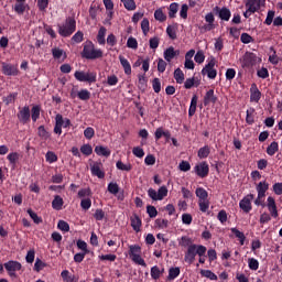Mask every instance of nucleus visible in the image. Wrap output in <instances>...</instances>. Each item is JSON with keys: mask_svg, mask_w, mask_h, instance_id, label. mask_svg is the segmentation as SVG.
<instances>
[{"mask_svg": "<svg viewBox=\"0 0 282 282\" xmlns=\"http://www.w3.org/2000/svg\"><path fill=\"white\" fill-rule=\"evenodd\" d=\"M202 276H205L206 279H209L210 281H217V274H215L210 270H200Z\"/></svg>", "mask_w": 282, "mask_h": 282, "instance_id": "nucleus-44", "label": "nucleus"}, {"mask_svg": "<svg viewBox=\"0 0 282 282\" xmlns=\"http://www.w3.org/2000/svg\"><path fill=\"white\" fill-rule=\"evenodd\" d=\"M154 19L155 21H160V23H164V21H166V14H164L162 9H156L154 11Z\"/></svg>", "mask_w": 282, "mask_h": 282, "instance_id": "nucleus-40", "label": "nucleus"}, {"mask_svg": "<svg viewBox=\"0 0 282 282\" xmlns=\"http://www.w3.org/2000/svg\"><path fill=\"white\" fill-rule=\"evenodd\" d=\"M194 173H196V175L202 178L208 177V173H210V167L208 166V163L206 161H203L194 166Z\"/></svg>", "mask_w": 282, "mask_h": 282, "instance_id": "nucleus-11", "label": "nucleus"}, {"mask_svg": "<svg viewBox=\"0 0 282 282\" xmlns=\"http://www.w3.org/2000/svg\"><path fill=\"white\" fill-rule=\"evenodd\" d=\"M230 230L235 235V237H237V239H239L240 246H243L246 243V235H243V232H241L239 229H237L235 227L231 228Z\"/></svg>", "mask_w": 282, "mask_h": 282, "instance_id": "nucleus-36", "label": "nucleus"}, {"mask_svg": "<svg viewBox=\"0 0 282 282\" xmlns=\"http://www.w3.org/2000/svg\"><path fill=\"white\" fill-rule=\"evenodd\" d=\"M193 56H195V50L192 48L185 54V69H195V62H193Z\"/></svg>", "mask_w": 282, "mask_h": 282, "instance_id": "nucleus-20", "label": "nucleus"}, {"mask_svg": "<svg viewBox=\"0 0 282 282\" xmlns=\"http://www.w3.org/2000/svg\"><path fill=\"white\" fill-rule=\"evenodd\" d=\"M214 12H216V14H218L219 19H221V21H230V9L224 7V8H219V7H215L214 8Z\"/></svg>", "mask_w": 282, "mask_h": 282, "instance_id": "nucleus-17", "label": "nucleus"}, {"mask_svg": "<svg viewBox=\"0 0 282 282\" xmlns=\"http://www.w3.org/2000/svg\"><path fill=\"white\" fill-rule=\"evenodd\" d=\"M108 192L111 195H118V193H120V186H118V183H109L108 184Z\"/></svg>", "mask_w": 282, "mask_h": 282, "instance_id": "nucleus-52", "label": "nucleus"}, {"mask_svg": "<svg viewBox=\"0 0 282 282\" xmlns=\"http://www.w3.org/2000/svg\"><path fill=\"white\" fill-rule=\"evenodd\" d=\"M76 32V20L74 18H67L63 24L58 25L59 36H72Z\"/></svg>", "mask_w": 282, "mask_h": 282, "instance_id": "nucleus-2", "label": "nucleus"}, {"mask_svg": "<svg viewBox=\"0 0 282 282\" xmlns=\"http://www.w3.org/2000/svg\"><path fill=\"white\" fill-rule=\"evenodd\" d=\"M52 55H53V58H55L56 61H64L67 58V54L65 53V51H63V48H58V47H55V48H52Z\"/></svg>", "mask_w": 282, "mask_h": 282, "instance_id": "nucleus-27", "label": "nucleus"}, {"mask_svg": "<svg viewBox=\"0 0 282 282\" xmlns=\"http://www.w3.org/2000/svg\"><path fill=\"white\" fill-rule=\"evenodd\" d=\"M121 3H123V7L126 8V10H129L130 12H133V10H135L137 6H135V0H120Z\"/></svg>", "mask_w": 282, "mask_h": 282, "instance_id": "nucleus-41", "label": "nucleus"}, {"mask_svg": "<svg viewBox=\"0 0 282 282\" xmlns=\"http://www.w3.org/2000/svg\"><path fill=\"white\" fill-rule=\"evenodd\" d=\"M107 35V29L105 26H101L98 31L97 41L99 45H105L106 40L105 36Z\"/></svg>", "mask_w": 282, "mask_h": 282, "instance_id": "nucleus-35", "label": "nucleus"}, {"mask_svg": "<svg viewBox=\"0 0 282 282\" xmlns=\"http://www.w3.org/2000/svg\"><path fill=\"white\" fill-rule=\"evenodd\" d=\"M196 197H198V207L200 213H208L210 208V200H208V192L204 187H198L195 191Z\"/></svg>", "mask_w": 282, "mask_h": 282, "instance_id": "nucleus-3", "label": "nucleus"}, {"mask_svg": "<svg viewBox=\"0 0 282 282\" xmlns=\"http://www.w3.org/2000/svg\"><path fill=\"white\" fill-rule=\"evenodd\" d=\"M85 37V34L83 33V31H77L73 37H72V41L74 43H83V40Z\"/></svg>", "mask_w": 282, "mask_h": 282, "instance_id": "nucleus-58", "label": "nucleus"}, {"mask_svg": "<svg viewBox=\"0 0 282 282\" xmlns=\"http://www.w3.org/2000/svg\"><path fill=\"white\" fill-rule=\"evenodd\" d=\"M154 226H155V228H161V229L167 228L169 227V220H166L164 218H158L154 221Z\"/></svg>", "mask_w": 282, "mask_h": 282, "instance_id": "nucleus-48", "label": "nucleus"}, {"mask_svg": "<svg viewBox=\"0 0 282 282\" xmlns=\"http://www.w3.org/2000/svg\"><path fill=\"white\" fill-rule=\"evenodd\" d=\"M46 158V162H48V164H54V162H58V156L56 155V153L48 151L45 155Z\"/></svg>", "mask_w": 282, "mask_h": 282, "instance_id": "nucleus-53", "label": "nucleus"}, {"mask_svg": "<svg viewBox=\"0 0 282 282\" xmlns=\"http://www.w3.org/2000/svg\"><path fill=\"white\" fill-rule=\"evenodd\" d=\"M269 188H270V184L265 181H262L257 184L256 191L258 193V196L254 199L256 206H265L263 203H264V198H265V193H268Z\"/></svg>", "mask_w": 282, "mask_h": 282, "instance_id": "nucleus-7", "label": "nucleus"}, {"mask_svg": "<svg viewBox=\"0 0 282 282\" xmlns=\"http://www.w3.org/2000/svg\"><path fill=\"white\" fill-rule=\"evenodd\" d=\"M116 166L119 171H127V172H129V171H131V169H133V166L130 163L124 164L122 161H118L116 163Z\"/></svg>", "mask_w": 282, "mask_h": 282, "instance_id": "nucleus-51", "label": "nucleus"}, {"mask_svg": "<svg viewBox=\"0 0 282 282\" xmlns=\"http://www.w3.org/2000/svg\"><path fill=\"white\" fill-rule=\"evenodd\" d=\"M150 274L154 281H158L164 274V268L160 269V267L154 265L151 268Z\"/></svg>", "mask_w": 282, "mask_h": 282, "instance_id": "nucleus-30", "label": "nucleus"}, {"mask_svg": "<svg viewBox=\"0 0 282 282\" xmlns=\"http://www.w3.org/2000/svg\"><path fill=\"white\" fill-rule=\"evenodd\" d=\"M82 56L88 61H95L96 58H102V50L96 48L94 43L88 42L83 50Z\"/></svg>", "mask_w": 282, "mask_h": 282, "instance_id": "nucleus-4", "label": "nucleus"}, {"mask_svg": "<svg viewBox=\"0 0 282 282\" xmlns=\"http://www.w3.org/2000/svg\"><path fill=\"white\" fill-rule=\"evenodd\" d=\"M197 95H194L191 100L189 109H188V116L193 117L195 116V111H197Z\"/></svg>", "mask_w": 282, "mask_h": 282, "instance_id": "nucleus-33", "label": "nucleus"}, {"mask_svg": "<svg viewBox=\"0 0 282 282\" xmlns=\"http://www.w3.org/2000/svg\"><path fill=\"white\" fill-rule=\"evenodd\" d=\"M21 268H22V265H21V262H19V261L10 260L4 263V269L7 270L9 276H11V279H17V272H19V270H21Z\"/></svg>", "mask_w": 282, "mask_h": 282, "instance_id": "nucleus-10", "label": "nucleus"}, {"mask_svg": "<svg viewBox=\"0 0 282 282\" xmlns=\"http://www.w3.org/2000/svg\"><path fill=\"white\" fill-rule=\"evenodd\" d=\"M267 207L271 217L276 219V217H279V209L276 208V200H274V197L269 196L267 198Z\"/></svg>", "mask_w": 282, "mask_h": 282, "instance_id": "nucleus-16", "label": "nucleus"}, {"mask_svg": "<svg viewBox=\"0 0 282 282\" xmlns=\"http://www.w3.org/2000/svg\"><path fill=\"white\" fill-rule=\"evenodd\" d=\"M205 21L207 24L199 28L200 32H210L212 30H215V14H213V12L205 15Z\"/></svg>", "mask_w": 282, "mask_h": 282, "instance_id": "nucleus-13", "label": "nucleus"}, {"mask_svg": "<svg viewBox=\"0 0 282 282\" xmlns=\"http://www.w3.org/2000/svg\"><path fill=\"white\" fill-rule=\"evenodd\" d=\"M279 151V142L273 141L270 143V145L267 148V153L272 158L275 153Z\"/></svg>", "mask_w": 282, "mask_h": 282, "instance_id": "nucleus-37", "label": "nucleus"}, {"mask_svg": "<svg viewBox=\"0 0 282 282\" xmlns=\"http://www.w3.org/2000/svg\"><path fill=\"white\" fill-rule=\"evenodd\" d=\"M180 10V4L177 2H173L169 8V17L170 19H175L177 11Z\"/></svg>", "mask_w": 282, "mask_h": 282, "instance_id": "nucleus-34", "label": "nucleus"}, {"mask_svg": "<svg viewBox=\"0 0 282 282\" xmlns=\"http://www.w3.org/2000/svg\"><path fill=\"white\" fill-rule=\"evenodd\" d=\"M40 117H41V107L34 106L31 110V118L33 122H36Z\"/></svg>", "mask_w": 282, "mask_h": 282, "instance_id": "nucleus-43", "label": "nucleus"}, {"mask_svg": "<svg viewBox=\"0 0 282 282\" xmlns=\"http://www.w3.org/2000/svg\"><path fill=\"white\" fill-rule=\"evenodd\" d=\"M141 30H142L144 36H147L149 34V30H151L149 19L145 18L141 21Z\"/></svg>", "mask_w": 282, "mask_h": 282, "instance_id": "nucleus-54", "label": "nucleus"}, {"mask_svg": "<svg viewBox=\"0 0 282 282\" xmlns=\"http://www.w3.org/2000/svg\"><path fill=\"white\" fill-rule=\"evenodd\" d=\"M119 61L123 67L124 74L127 76H131V64L129 63V59L124 58L122 55H119Z\"/></svg>", "mask_w": 282, "mask_h": 282, "instance_id": "nucleus-29", "label": "nucleus"}, {"mask_svg": "<svg viewBox=\"0 0 282 282\" xmlns=\"http://www.w3.org/2000/svg\"><path fill=\"white\" fill-rule=\"evenodd\" d=\"M147 83H149V80L147 79V75L139 74L138 75V83H137L139 89L144 91V89H147Z\"/></svg>", "mask_w": 282, "mask_h": 282, "instance_id": "nucleus-32", "label": "nucleus"}, {"mask_svg": "<svg viewBox=\"0 0 282 282\" xmlns=\"http://www.w3.org/2000/svg\"><path fill=\"white\" fill-rule=\"evenodd\" d=\"M203 76H208V78H217V70L215 69V59L208 62V64L202 69Z\"/></svg>", "mask_w": 282, "mask_h": 282, "instance_id": "nucleus-14", "label": "nucleus"}, {"mask_svg": "<svg viewBox=\"0 0 282 282\" xmlns=\"http://www.w3.org/2000/svg\"><path fill=\"white\" fill-rule=\"evenodd\" d=\"M47 264L43 262L41 259L36 258L35 263H34V270L35 272H41L43 268H46Z\"/></svg>", "mask_w": 282, "mask_h": 282, "instance_id": "nucleus-61", "label": "nucleus"}, {"mask_svg": "<svg viewBox=\"0 0 282 282\" xmlns=\"http://www.w3.org/2000/svg\"><path fill=\"white\" fill-rule=\"evenodd\" d=\"M95 153H97V155H100L102 158H109V155H111V150H109V148L104 145H97L95 147Z\"/></svg>", "mask_w": 282, "mask_h": 282, "instance_id": "nucleus-26", "label": "nucleus"}, {"mask_svg": "<svg viewBox=\"0 0 282 282\" xmlns=\"http://www.w3.org/2000/svg\"><path fill=\"white\" fill-rule=\"evenodd\" d=\"M26 8H28V4H25V3H17L14 6V11L18 14H23V12H25Z\"/></svg>", "mask_w": 282, "mask_h": 282, "instance_id": "nucleus-63", "label": "nucleus"}, {"mask_svg": "<svg viewBox=\"0 0 282 282\" xmlns=\"http://www.w3.org/2000/svg\"><path fill=\"white\" fill-rule=\"evenodd\" d=\"M163 56L167 63H171L175 56H180V51H176L175 47L170 46L164 51Z\"/></svg>", "mask_w": 282, "mask_h": 282, "instance_id": "nucleus-21", "label": "nucleus"}, {"mask_svg": "<svg viewBox=\"0 0 282 282\" xmlns=\"http://www.w3.org/2000/svg\"><path fill=\"white\" fill-rule=\"evenodd\" d=\"M26 213L31 217V219L34 221V224L43 223V219L41 217H39V215L36 213H34V210L28 209Z\"/></svg>", "mask_w": 282, "mask_h": 282, "instance_id": "nucleus-49", "label": "nucleus"}, {"mask_svg": "<svg viewBox=\"0 0 282 282\" xmlns=\"http://www.w3.org/2000/svg\"><path fill=\"white\" fill-rule=\"evenodd\" d=\"M131 227L135 232H140V228H142V219L138 214H134L130 218Z\"/></svg>", "mask_w": 282, "mask_h": 282, "instance_id": "nucleus-25", "label": "nucleus"}, {"mask_svg": "<svg viewBox=\"0 0 282 282\" xmlns=\"http://www.w3.org/2000/svg\"><path fill=\"white\" fill-rule=\"evenodd\" d=\"M178 169L183 173H188V171H191V163L188 161H181Z\"/></svg>", "mask_w": 282, "mask_h": 282, "instance_id": "nucleus-57", "label": "nucleus"}, {"mask_svg": "<svg viewBox=\"0 0 282 282\" xmlns=\"http://www.w3.org/2000/svg\"><path fill=\"white\" fill-rule=\"evenodd\" d=\"M195 63H198V65H202L204 61H206V55H204V51H197V53L194 55Z\"/></svg>", "mask_w": 282, "mask_h": 282, "instance_id": "nucleus-55", "label": "nucleus"}, {"mask_svg": "<svg viewBox=\"0 0 282 282\" xmlns=\"http://www.w3.org/2000/svg\"><path fill=\"white\" fill-rule=\"evenodd\" d=\"M180 276V267L170 268L167 280L174 281V279H177Z\"/></svg>", "mask_w": 282, "mask_h": 282, "instance_id": "nucleus-38", "label": "nucleus"}, {"mask_svg": "<svg viewBox=\"0 0 282 282\" xmlns=\"http://www.w3.org/2000/svg\"><path fill=\"white\" fill-rule=\"evenodd\" d=\"M77 248L82 250L85 254H89V249H87V242L84 240H77Z\"/></svg>", "mask_w": 282, "mask_h": 282, "instance_id": "nucleus-62", "label": "nucleus"}, {"mask_svg": "<svg viewBox=\"0 0 282 282\" xmlns=\"http://www.w3.org/2000/svg\"><path fill=\"white\" fill-rule=\"evenodd\" d=\"M64 120L65 119H63V115H56L54 133H56L57 135H61V133H63Z\"/></svg>", "mask_w": 282, "mask_h": 282, "instance_id": "nucleus-23", "label": "nucleus"}, {"mask_svg": "<svg viewBox=\"0 0 282 282\" xmlns=\"http://www.w3.org/2000/svg\"><path fill=\"white\" fill-rule=\"evenodd\" d=\"M74 77L76 80L79 83H96L97 74L95 72H83V70H77L74 74Z\"/></svg>", "mask_w": 282, "mask_h": 282, "instance_id": "nucleus-8", "label": "nucleus"}, {"mask_svg": "<svg viewBox=\"0 0 282 282\" xmlns=\"http://www.w3.org/2000/svg\"><path fill=\"white\" fill-rule=\"evenodd\" d=\"M245 6L247 10L243 12V17L250 19V15L259 12L260 8H265V0H248Z\"/></svg>", "mask_w": 282, "mask_h": 282, "instance_id": "nucleus-5", "label": "nucleus"}, {"mask_svg": "<svg viewBox=\"0 0 282 282\" xmlns=\"http://www.w3.org/2000/svg\"><path fill=\"white\" fill-rule=\"evenodd\" d=\"M58 230H62V232H69V224L65 220H59L57 224Z\"/></svg>", "mask_w": 282, "mask_h": 282, "instance_id": "nucleus-59", "label": "nucleus"}, {"mask_svg": "<svg viewBox=\"0 0 282 282\" xmlns=\"http://www.w3.org/2000/svg\"><path fill=\"white\" fill-rule=\"evenodd\" d=\"M246 122H247V124H253L254 123V108H249L247 110Z\"/></svg>", "mask_w": 282, "mask_h": 282, "instance_id": "nucleus-46", "label": "nucleus"}, {"mask_svg": "<svg viewBox=\"0 0 282 282\" xmlns=\"http://www.w3.org/2000/svg\"><path fill=\"white\" fill-rule=\"evenodd\" d=\"M80 153H83V155L89 156L91 155V153H94V148H91L90 144H84L80 147Z\"/></svg>", "mask_w": 282, "mask_h": 282, "instance_id": "nucleus-47", "label": "nucleus"}, {"mask_svg": "<svg viewBox=\"0 0 282 282\" xmlns=\"http://www.w3.org/2000/svg\"><path fill=\"white\" fill-rule=\"evenodd\" d=\"M248 265H249V270L257 271V270H259V260H257L254 258H249Z\"/></svg>", "mask_w": 282, "mask_h": 282, "instance_id": "nucleus-56", "label": "nucleus"}, {"mask_svg": "<svg viewBox=\"0 0 282 282\" xmlns=\"http://www.w3.org/2000/svg\"><path fill=\"white\" fill-rule=\"evenodd\" d=\"M2 74H4V76H17L19 74V69L12 64L2 62Z\"/></svg>", "mask_w": 282, "mask_h": 282, "instance_id": "nucleus-18", "label": "nucleus"}, {"mask_svg": "<svg viewBox=\"0 0 282 282\" xmlns=\"http://www.w3.org/2000/svg\"><path fill=\"white\" fill-rule=\"evenodd\" d=\"M252 199H254V195L253 194H248L246 195L240 202H239V208L243 212V213H250V210H252Z\"/></svg>", "mask_w": 282, "mask_h": 282, "instance_id": "nucleus-12", "label": "nucleus"}, {"mask_svg": "<svg viewBox=\"0 0 282 282\" xmlns=\"http://www.w3.org/2000/svg\"><path fill=\"white\" fill-rule=\"evenodd\" d=\"M148 195L150 199H153V202H162V199L169 195V188H166V186H161L158 191L149 188Z\"/></svg>", "mask_w": 282, "mask_h": 282, "instance_id": "nucleus-9", "label": "nucleus"}, {"mask_svg": "<svg viewBox=\"0 0 282 282\" xmlns=\"http://www.w3.org/2000/svg\"><path fill=\"white\" fill-rule=\"evenodd\" d=\"M18 120L22 122V124H28L30 122V107L24 106L18 113Z\"/></svg>", "mask_w": 282, "mask_h": 282, "instance_id": "nucleus-19", "label": "nucleus"}, {"mask_svg": "<svg viewBox=\"0 0 282 282\" xmlns=\"http://www.w3.org/2000/svg\"><path fill=\"white\" fill-rule=\"evenodd\" d=\"M91 175L98 177L99 180H105V171H102V163L94 162L90 164Z\"/></svg>", "mask_w": 282, "mask_h": 282, "instance_id": "nucleus-15", "label": "nucleus"}, {"mask_svg": "<svg viewBox=\"0 0 282 282\" xmlns=\"http://www.w3.org/2000/svg\"><path fill=\"white\" fill-rule=\"evenodd\" d=\"M79 100H89L91 98V93L87 89H82L77 93Z\"/></svg>", "mask_w": 282, "mask_h": 282, "instance_id": "nucleus-45", "label": "nucleus"}, {"mask_svg": "<svg viewBox=\"0 0 282 282\" xmlns=\"http://www.w3.org/2000/svg\"><path fill=\"white\" fill-rule=\"evenodd\" d=\"M166 34H167L169 39H171L172 41H175V39H177V23L167 25Z\"/></svg>", "mask_w": 282, "mask_h": 282, "instance_id": "nucleus-28", "label": "nucleus"}, {"mask_svg": "<svg viewBox=\"0 0 282 282\" xmlns=\"http://www.w3.org/2000/svg\"><path fill=\"white\" fill-rule=\"evenodd\" d=\"M174 79L178 85H182V83H184V72L180 68H176L174 70Z\"/></svg>", "mask_w": 282, "mask_h": 282, "instance_id": "nucleus-42", "label": "nucleus"}, {"mask_svg": "<svg viewBox=\"0 0 282 282\" xmlns=\"http://www.w3.org/2000/svg\"><path fill=\"white\" fill-rule=\"evenodd\" d=\"M130 259L137 265H142V268H147V262L142 259V248L138 245H132L129 247Z\"/></svg>", "mask_w": 282, "mask_h": 282, "instance_id": "nucleus-6", "label": "nucleus"}, {"mask_svg": "<svg viewBox=\"0 0 282 282\" xmlns=\"http://www.w3.org/2000/svg\"><path fill=\"white\" fill-rule=\"evenodd\" d=\"M94 135H96V131L94 130V128L88 127L84 130V137L86 138V140H91Z\"/></svg>", "mask_w": 282, "mask_h": 282, "instance_id": "nucleus-60", "label": "nucleus"}, {"mask_svg": "<svg viewBox=\"0 0 282 282\" xmlns=\"http://www.w3.org/2000/svg\"><path fill=\"white\" fill-rule=\"evenodd\" d=\"M63 204H65L63 197L56 195L52 202V208L54 210H63Z\"/></svg>", "mask_w": 282, "mask_h": 282, "instance_id": "nucleus-31", "label": "nucleus"}, {"mask_svg": "<svg viewBox=\"0 0 282 282\" xmlns=\"http://www.w3.org/2000/svg\"><path fill=\"white\" fill-rule=\"evenodd\" d=\"M208 155H210V148L208 145H205L198 150L199 160H205V158H208Z\"/></svg>", "mask_w": 282, "mask_h": 282, "instance_id": "nucleus-39", "label": "nucleus"}, {"mask_svg": "<svg viewBox=\"0 0 282 282\" xmlns=\"http://www.w3.org/2000/svg\"><path fill=\"white\" fill-rule=\"evenodd\" d=\"M37 134L43 139V140H50V132L45 130L44 126H40L37 128Z\"/></svg>", "mask_w": 282, "mask_h": 282, "instance_id": "nucleus-50", "label": "nucleus"}, {"mask_svg": "<svg viewBox=\"0 0 282 282\" xmlns=\"http://www.w3.org/2000/svg\"><path fill=\"white\" fill-rule=\"evenodd\" d=\"M217 102V96H215V90L209 89L204 97V105L205 107H208V105H215Z\"/></svg>", "mask_w": 282, "mask_h": 282, "instance_id": "nucleus-24", "label": "nucleus"}, {"mask_svg": "<svg viewBox=\"0 0 282 282\" xmlns=\"http://www.w3.org/2000/svg\"><path fill=\"white\" fill-rule=\"evenodd\" d=\"M206 257V247L203 245H191L187 248V252L185 253L186 263H193L195 261V257Z\"/></svg>", "mask_w": 282, "mask_h": 282, "instance_id": "nucleus-1", "label": "nucleus"}, {"mask_svg": "<svg viewBox=\"0 0 282 282\" xmlns=\"http://www.w3.org/2000/svg\"><path fill=\"white\" fill-rule=\"evenodd\" d=\"M261 100V90L257 87V84H252L250 88V101L259 102Z\"/></svg>", "mask_w": 282, "mask_h": 282, "instance_id": "nucleus-22", "label": "nucleus"}, {"mask_svg": "<svg viewBox=\"0 0 282 282\" xmlns=\"http://www.w3.org/2000/svg\"><path fill=\"white\" fill-rule=\"evenodd\" d=\"M273 193L275 195H282V183L273 184Z\"/></svg>", "mask_w": 282, "mask_h": 282, "instance_id": "nucleus-64", "label": "nucleus"}]
</instances>
